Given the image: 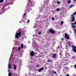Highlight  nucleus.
I'll use <instances>...</instances> for the list:
<instances>
[{
  "instance_id": "obj_30",
  "label": "nucleus",
  "mask_w": 76,
  "mask_h": 76,
  "mask_svg": "<svg viewBox=\"0 0 76 76\" xmlns=\"http://www.w3.org/2000/svg\"><path fill=\"white\" fill-rule=\"evenodd\" d=\"M57 4H60V2H59V1H58L57 2Z\"/></svg>"
},
{
  "instance_id": "obj_7",
  "label": "nucleus",
  "mask_w": 76,
  "mask_h": 76,
  "mask_svg": "<svg viewBox=\"0 0 76 76\" xmlns=\"http://www.w3.org/2000/svg\"><path fill=\"white\" fill-rule=\"evenodd\" d=\"M43 69H44V67H42L38 70V72H42V70H43Z\"/></svg>"
},
{
  "instance_id": "obj_37",
  "label": "nucleus",
  "mask_w": 76,
  "mask_h": 76,
  "mask_svg": "<svg viewBox=\"0 0 76 76\" xmlns=\"http://www.w3.org/2000/svg\"><path fill=\"white\" fill-rule=\"evenodd\" d=\"M66 0V1H67V0Z\"/></svg>"
},
{
  "instance_id": "obj_25",
  "label": "nucleus",
  "mask_w": 76,
  "mask_h": 76,
  "mask_svg": "<svg viewBox=\"0 0 76 76\" xmlns=\"http://www.w3.org/2000/svg\"><path fill=\"white\" fill-rule=\"evenodd\" d=\"M76 22L75 21L74 23H72V25H76Z\"/></svg>"
},
{
  "instance_id": "obj_35",
  "label": "nucleus",
  "mask_w": 76,
  "mask_h": 76,
  "mask_svg": "<svg viewBox=\"0 0 76 76\" xmlns=\"http://www.w3.org/2000/svg\"><path fill=\"white\" fill-rule=\"evenodd\" d=\"M74 0V1H76V0Z\"/></svg>"
},
{
  "instance_id": "obj_39",
  "label": "nucleus",
  "mask_w": 76,
  "mask_h": 76,
  "mask_svg": "<svg viewBox=\"0 0 76 76\" xmlns=\"http://www.w3.org/2000/svg\"><path fill=\"white\" fill-rule=\"evenodd\" d=\"M52 76H53V75L52 74Z\"/></svg>"
},
{
  "instance_id": "obj_9",
  "label": "nucleus",
  "mask_w": 76,
  "mask_h": 76,
  "mask_svg": "<svg viewBox=\"0 0 76 76\" xmlns=\"http://www.w3.org/2000/svg\"><path fill=\"white\" fill-rule=\"evenodd\" d=\"M72 19L71 20L72 22H73V21H74V20H75V17H72Z\"/></svg>"
},
{
  "instance_id": "obj_12",
  "label": "nucleus",
  "mask_w": 76,
  "mask_h": 76,
  "mask_svg": "<svg viewBox=\"0 0 76 76\" xmlns=\"http://www.w3.org/2000/svg\"><path fill=\"white\" fill-rule=\"evenodd\" d=\"M47 62H50V63H51V62H52V61L51 60H48L47 61Z\"/></svg>"
},
{
  "instance_id": "obj_16",
  "label": "nucleus",
  "mask_w": 76,
  "mask_h": 76,
  "mask_svg": "<svg viewBox=\"0 0 76 76\" xmlns=\"http://www.w3.org/2000/svg\"><path fill=\"white\" fill-rule=\"evenodd\" d=\"M63 23V21H61V24H60L61 25H62Z\"/></svg>"
},
{
  "instance_id": "obj_36",
  "label": "nucleus",
  "mask_w": 76,
  "mask_h": 76,
  "mask_svg": "<svg viewBox=\"0 0 76 76\" xmlns=\"http://www.w3.org/2000/svg\"><path fill=\"white\" fill-rule=\"evenodd\" d=\"M40 54H42V53H40Z\"/></svg>"
},
{
  "instance_id": "obj_11",
  "label": "nucleus",
  "mask_w": 76,
  "mask_h": 76,
  "mask_svg": "<svg viewBox=\"0 0 76 76\" xmlns=\"http://www.w3.org/2000/svg\"><path fill=\"white\" fill-rule=\"evenodd\" d=\"M8 66L9 67V69H11V65H10V64H9L8 65Z\"/></svg>"
},
{
  "instance_id": "obj_38",
  "label": "nucleus",
  "mask_w": 76,
  "mask_h": 76,
  "mask_svg": "<svg viewBox=\"0 0 76 76\" xmlns=\"http://www.w3.org/2000/svg\"><path fill=\"white\" fill-rule=\"evenodd\" d=\"M29 76H31V75H29Z\"/></svg>"
},
{
  "instance_id": "obj_1",
  "label": "nucleus",
  "mask_w": 76,
  "mask_h": 76,
  "mask_svg": "<svg viewBox=\"0 0 76 76\" xmlns=\"http://www.w3.org/2000/svg\"><path fill=\"white\" fill-rule=\"evenodd\" d=\"M15 36L17 39H19V37H20L21 36V31H19V33H16Z\"/></svg>"
},
{
  "instance_id": "obj_17",
  "label": "nucleus",
  "mask_w": 76,
  "mask_h": 76,
  "mask_svg": "<svg viewBox=\"0 0 76 76\" xmlns=\"http://www.w3.org/2000/svg\"><path fill=\"white\" fill-rule=\"evenodd\" d=\"M68 46H69V47H70L71 44L70 42H68Z\"/></svg>"
},
{
  "instance_id": "obj_24",
  "label": "nucleus",
  "mask_w": 76,
  "mask_h": 76,
  "mask_svg": "<svg viewBox=\"0 0 76 76\" xmlns=\"http://www.w3.org/2000/svg\"><path fill=\"white\" fill-rule=\"evenodd\" d=\"M56 10H57V11H60V9L59 8H57L56 9Z\"/></svg>"
},
{
  "instance_id": "obj_27",
  "label": "nucleus",
  "mask_w": 76,
  "mask_h": 76,
  "mask_svg": "<svg viewBox=\"0 0 76 76\" xmlns=\"http://www.w3.org/2000/svg\"><path fill=\"white\" fill-rule=\"evenodd\" d=\"M53 74H57V73L56 72H53Z\"/></svg>"
},
{
  "instance_id": "obj_4",
  "label": "nucleus",
  "mask_w": 76,
  "mask_h": 76,
  "mask_svg": "<svg viewBox=\"0 0 76 76\" xmlns=\"http://www.w3.org/2000/svg\"><path fill=\"white\" fill-rule=\"evenodd\" d=\"M34 4H35V3H34V2L31 1V4H29L28 6L29 7H32V6H33V5H34Z\"/></svg>"
},
{
  "instance_id": "obj_8",
  "label": "nucleus",
  "mask_w": 76,
  "mask_h": 76,
  "mask_svg": "<svg viewBox=\"0 0 76 76\" xmlns=\"http://www.w3.org/2000/svg\"><path fill=\"white\" fill-rule=\"evenodd\" d=\"M56 57H57V56H56V54L53 53L52 56L53 58H56Z\"/></svg>"
},
{
  "instance_id": "obj_40",
  "label": "nucleus",
  "mask_w": 76,
  "mask_h": 76,
  "mask_svg": "<svg viewBox=\"0 0 76 76\" xmlns=\"http://www.w3.org/2000/svg\"><path fill=\"white\" fill-rule=\"evenodd\" d=\"M75 26H76V25H75Z\"/></svg>"
},
{
  "instance_id": "obj_21",
  "label": "nucleus",
  "mask_w": 76,
  "mask_h": 76,
  "mask_svg": "<svg viewBox=\"0 0 76 76\" xmlns=\"http://www.w3.org/2000/svg\"><path fill=\"white\" fill-rule=\"evenodd\" d=\"M9 76H12V74L11 73H9L8 74Z\"/></svg>"
},
{
  "instance_id": "obj_13",
  "label": "nucleus",
  "mask_w": 76,
  "mask_h": 76,
  "mask_svg": "<svg viewBox=\"0 0 76 76\" xmlns=\"http://www.w3.org/2000/svg\"><path fill=\"white\" fill-rule=\"evenodd\" d=\"M72 27L73 28H76V26L75 25H72Z\"/></svg>"
},
{
  "instance_id": "obj_15",
  "label": "nucleus",
  "mask_w": 76,
  "mask_h": 76,
  "mask_svg": "<svg viewBox=\"0 0 76 76\" xmlns=\"http://www.w3.org/2000/svg\"><path fill=\"white\" fill-rule=\"evenodd\" d=\"M70 2H71V1H70V0H69L68 1V4H69V3H70Z\"/></svg>"
},
{
  "instance_id": "obj_32",
  "label": "nucleus",
  "mask_w": 76,
  "mask_h": 76,
  "mask_svg": "<svg viewBox=\"0 0 76 76\" xmlns=\"http://www.w3.org/2000/svg\"><path fill=\"white\" fill-rule=\"evenodd\" d=\"M29 20H28L27 21V23H29Z\"/></svg>"
},
{
  "instance_id": "obj_34",
  "label": "nucleus",
  "mask_w": 76,
  "mask_h": 76,
  "mask_svg": "<svg viewBox=\"0 0 76 76\" xmlns=\"http://www.w3.org/2000/svg\"><path fill=\"white\" fill-rule=\"evenodd\" d=\"M74 67L75 68H76V65H75V66H74Z\"/></svg>"
},
{
  "instance_id": "obj_6",
  "label": "nucleus",
  "mask_w": 76,
  "mask_h": 76,
  "mask_svg": "<svg viewBox=\"0 0 76 76\" xmlns=\"http://www.w3.org/2000/svg\"><path fill=\"white\" fill-rule=\"evenodd\" d=\"M49 32H50L51 34H55V32L52 29H50L49 30Z\"/></svg>"
},
{
  "instance_id": "obj_28",
  "label": "nucleus",
  "mask_w": 76,
  "mask_h": 76,
  "mask_svg": "<svg viewBox=\"0 0 76 76\" xmlns=\"http://www.w3.org/2000/svg\"><path fill=\"white\" fill-rule=\"evenodd\" d=\"M52 19L53 20H54V17L52 18Z\"/></svg>"
},
{
  "instance_id": "obj_33",
  "label": "nucleus",
  "mask_w": 76,
  "mask_h": 76,
  "mask_svg": "<svg viewBox=\"0 0 76 76\" xmlns=\"http://www.w3.org/2000/svg\"><path fill=\"white\" fill-rule=\"evenodd\" d=\"M66 76H70V75H69V74H67Z\"/></svg>"
},
{
  "instance_id": "obj_23",
  "label": "nucleus",
  "mask_w": 76,
  "mask_h": 76,
  "mask_svg": "<svg viewBox=\"0 0 76 76\" xmlns=\"http://www.w3.org/2000/svg\"><path fill=\"white\" fill-rule=\"evenodd\" d=\"M0 2L1 3H3V0H0Z\"/></svg>"
},
{
  "instance_id": "obj_3",
  "label": "nucleus",
  "mask_w": 76,
  "mask_h": 76,
  "mask_svg": "<svg viewBox=\"0 0 76 76\" xmlns=\"http://www.w3.org/2000/svg\"><path fill=\"white\" fill-rule=\"evenodd\" d=\"M30 56H31V57H33V56H34L35 55V52H34V51H31L30 53Z\"/></svg>"
},
{
  "instance_id": "obj_2",
  "label": "nucleus",
  "mask_w": 76,
  "mask_h": 76,
  "mask_svg": "<svg viewBox=\"0 0 76 76\" xmlns=\"http://www.w3.org/2000/svg\"><path fill=\"white\" fill-rule=\"evenodd\" d=\"M72 50L74 53H76V47L75 46H72Z\"/></svg>"
},
{
  "instance_id": "obj_22",
  "label": "nucleus",
  "mask_w": 76,
  "mask_h": 76,
  "mask_svg": "<svg viewBox=\"0 0 76 76\" xmlns=\"http://www.w3.org/2000/svg\"><path fill=\"white\" fill-rule=\"evenodd\" d=\"M21 48H23V44H21Z\"/></svg>"
},
{
  "instance_id": "obj_26",
  "label": "nucleus",
  "mask_w": 76,
  "mask_h": 76,
  "mask_svg": "<svg viewBox=\"0 0 76 76\" xmlns=\"http://www.w3.org/2000/svg\"><path fill=\"white\" fill-rule=\"evenodd\" d=\"M41 34V31H39V33H38V34H39V35H40V34Z\"/></svg>"
},
{
  "instance_id": "obj_20",
  "label": "nucleus",
  "mask_w": 76,
  "mask_h": 76,
  "mask_svg": "<svg viewBox=\"0 0 76 76\" xmlns=\"http://www.w3.org/2000/svg\"><path fill=\"white\" fill-rule=\"evenodd\" d=\"M14 68L15 70H16V66L14 65Z\"/></svg>"
},
{
  "instance_id": "obj_10",
  "label": "nucleus",
  "mask_w": 76,
  "mask_h": 76,
  "mask_svg": "<svg viewBox=\"0 0 76 76\" xmlns=\"http://www.w3.org/2000/svg\"><path fill=\"white\" fill-rule=\"evenodd\" d=\"M76 11L75 12L74 14L71 15V18L73 17V16H74V15H76Z\"/></svg>"
},
{
  "instance_id": "obj_14",
  "label": "nucleus",
  "mask_w": 76,
  "mask_h": 76,
  "mask_svg": "<svg viewBox=\"0 0 76 76\" xmlns=\"http://www.w3.org/2000/svg\"><path fill=\"white\" fill-rule=\"evenodd\" d=\"M73 6V4L71 5H70V6H69V8H72V7Z\"/></svg>"
},
{
  "instance_id": "obj_19",
  "label": "nucleus",
  "mask_w": 76,
  "mask_h": 76,
  "mask_svg": "<svg viewBox=\"0 0 76 76\" xmlns=\"http://www.w3.org/2000/svg\"><path fill=\"white\" fill-rule=\"evenodd\" d=\"M20 47L19 46L18 48V51H20Z\"/></svg>"
},
{
  "instance_id": "obj_18",
  "label": "nucleus",
  "mask_w": 76,
  "mask_h": 76,
  "mask_svg": "<svg viewBox=\"0 0 76 76\" xmlns=\"http://www.w3.org/2000/svg\"><path fill=\"white\" fill-rule=\"evenodd\" d=\"M26 15V13H24V15H23V18H25V16Z\"/></svg>"
},
{
  "instance_id": "obj_5",
  "label": "nucleus",
  "mask_w": 76,
  "mask_h": 76,
  "mask_svg": "<svg viewBox=\"0 0 76 76\" xmlns=\"http://www.w3.org/2000/svg\"><path fill=\"white\" fill-rule=\"evenodd\" d=\"M65 37L67 39H69V36H68V35H67L66 33H65Z\"/></svg>"
},
{
  "instance_id": "obj_29",
  "label": "nucleus",
  "mask_w": 76,
  "mask_h": 76,
  "mask_svg": "<svg viewBox=\"0 0 76 76\" xmlns=\"http://www.w3.org/2000/svg\"><path fill=\"white\" fill-rule=\"evenodd\" d=\"M74 31H75V33H76V29H75V28H74Z\"/></svg>"
},
{
  "instance_id": "obj_31",
  "label": "nucleus",
  "mask_w": 76,
  "mask_h": 76,
  "mask_svg": "<svg viewBox=\"0 0 76 76\" xmlns=\"http://www.w3.org/2000/svg\"><path fill=\"white\" fill-rule=\"evenodd\" d=\"M37 67H39V65H37L36 66Z\"/></svg>"
}]
</instances>
